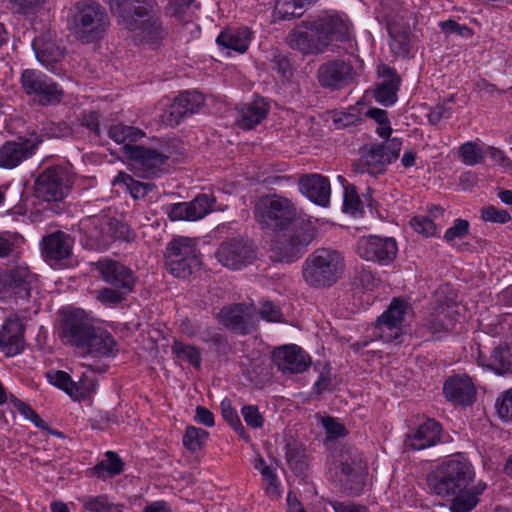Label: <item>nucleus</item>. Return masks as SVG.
<instances>
[{
    "mask_svg": "<svg viewBox=\"0 0 512 512\" xmlns=\"http://www.w3.org/2000/svg\"><path fill=\"white\" fill-rule=\"evenodd\" d=\"M82 503L89 512H122L123 509L122 505L111 503L106 495L87 496Z\"/></svg>",
    "mask_w": 512,
    "mask_h": 512,
    "instance_id": "nucleus-45",
    "label": "nucleus"
},
{
    "mask_svg": "<svg viewBox=\"0 0 512 512\" xmlns=\"http://www.w3.org/2000/svg\"><path fill=\"white\" fill-rule=\"evenodd\" d=\"M316 0H276L273 17L276 21H289L300 18L305 13L306 7Z\"/></svg>",
    "mask_w": 512,
    "mask_h": 512,
    "instance_id": "nucleus-35",
    "label": "nucleus"
},
{
    "mask_svg": "<svg viewBox=\"0 0 512 512\" xmlns=\"http://www.w3.org/2000/svg\"><path fill=\"white\" fill-rule=\"evenodd\" d=\"M410 224L416 232L426 237L433 236L435 234L436 226L427 216H415L410 221Z\"/></svg>",
    "mask_w": 512,
    "mask_h": 512,
    "instance_id": "nucleus-61",
    "label": "nucleus"
},
{
    "mask_svg": "<svg viewBox=\"0 0 512 512\" xmlns=\"http://www.w3.org/2000/svg\"><path fill=\"white\" fill-rule=\"evenodd\" d=\"M299 190L313 203L326 207L330 202L329 180L320 174L302 175L298 181Z\"/></svg>",
    "mask_w": 512,
    "mask_h": 512,
    "instance_id": "nucleus-23",
    "label": "nucleus"
},
{
    "mask_svg": "<svg viewBox=\"0 0 512 512\" xmlns=\"http://www.w3.org/2000/svg\"><path fill=\"white\" fill-rule=\"evenodd\" d=\"M136 31H139L141 40L148 44L158 43L165 36L162 21L158 17H149L144 21H139Z\"/></svg>",
    "mask_w": 512,
    "mask_h": 512,
    "instance_id": "nucleus-38",
    "label": "nucleus"
},
{
    "mask_svg": "<svg viewBox=\"0 0 512 512\" xmlns=\"http://www.w3.org/2000/svg\"><path fill=\"white\" fill-rule=\"evenodd\" d=\"M469 222L465 219H456L453 226L445 232L444 239L447 242L453 241L455 238H463L469 232Z\"/></svg>",
    "mask_w": 512,
    "mask_h": 512,
    "instance_id": "nucleus-64",
    "label": "nucleus"
},
{
    "mask_svg": "<svg viewBox=\"0 0 512 512\" xmlns=\"http://www.w3.org/2000/svg\"><path fill=\"white\" fill-rule=\"evenodd\" d=\"M489 366L499 374L512 372V347L507 343L498 345L493 350Z\"/></svg>",
    "mask_w": 512,
    "mask_h": 512,
    "instance_id": "nucleus-39",
    "label": "nucleus"
},
{
    "mask_svg": "<svg viewBox=\"0 0 512 512\" xmlns=\"http://www.w3.org/2000/svg\"><path fill=\"white\" fill-rule=\"evenodd\" d=\"M60 338L65 345L82 350L94 357H110L117 352V342L101 327H96L88 314L80 309L62 311L59 322Z\"/></svg>",
    "mask_w": 512,
    "mask_h": 512,
    "instance_id": "nucleus-3",
    "label": "nucleus"
},
{
    "mask_svg": "<svg viewBox=\"0 0 512 512\" xmlns=\"http://www.w3.org/2000/svg\"><path fill=\"white\" fill-rule=\"evenodd\" d=\"M378 75L383 81L374 91L375 100L384 105L391 106L397 101V92L401 85V77L397 74L395 68L386 64H381L377 68Z\"/></svg>",
    "mask_w": 512,
    "mask_h": 512,
    "instance_id": "nucleus-25",
    "label": "nucleus"
},
{
    "mask_svg": "<svg viewBox=\"0 0 512 512\" xmlns=\"http://www.w3.org/2000/svg\"><path fill=\"white\" fill-rule=\"evenodd\" d=\"M208 437L209 433L206 430L187 426L183 435V445L187 450L196 452L204 447Z\"/></svg>",
    "mask_w": 512,
    "mask_h": 512,
    "instance_id": "nucleus-46",
    "label": "nucleus"
},
{
    "mask_svg": "<svg viewBox=\"0 0 512 512\" xmlns=\"http://www.w3.org/2000/svg\"><path fill=\"white\" fill-rule=\"evenodd\" d=\"M388 29L391 51L398 57H408L411 49L410 33L393 26H389Z\"/></svg>",
    "mask_w": 512,
    "mask_h": 512,
    "instance_id": "nucleus-42",
    "label": "nucleus"
},
{
    "mask_svg": "<svg viewBox=\"0 0 512 512\" xmlns=\"http://www.w3.org/2000/svg\"><path fill=\"white\" fill-rule=\"evenodd\" d=\"M251 39L252 31L250 28L242 26L223 30L218 35L216 43L224 49L232 50L237 53H244L247 51Z\"/></svg>",
    "mask_w": 512,
    "mask_h": 512,
    "instance_id": "nucleus-32",
    "label": "nucleus"
},
{
    "mask_svg": "<svg viewBox=\"0 0 512 512\" xmlns=\"http://www.w3.org/2000/svg\"><path fill=\"white\" fill-rule=\"evenodd\" d=\"M285 458L289 468L297 476H302L309 468V455L306 446L292 437L285 439Z\"/></svg>",
    "mask_w": 512,
    "mask_h": 512,
    "instance_id": "nucleus-33",
    "label": "nucleus"
},
{
    "mask_svg": "<svg viewBox=\"0 0 512 512\" xmlns=\"http://www.w3.org/2000/svg\"><path fill=\"white\" fill-rule=\"evenodd\" d=\"M459 157L468 166H474L484 161L481 148L475 142H466L459 147Z\"/></svg>",
    "mask_w": 512,
    "mask_h": 512,
    "instance_id": "nucleus-51",
    "label": "nucleus"
},
{
    "mask_svg": "<svg viewBox=\"0 0 512 512\" xmlns=\"http://www.w3.org/2000/svg\"><path fill=\"white\" fill-rule=\"evenodd\" d=\"M334 458V465L339 470V474L365 469V465L355 449L343 447L334 454Z\"/></svg>",
    "mask_w": 512,
    "mask_h": 512,
    "instance_id": "nucleus-37",
    "label": "nucleus"
},
{
    "mask_svg": "<svg viewBox=\"0 0 512 512\" xmlns=\"http://www.w3.org/2000/svg\"><path fill=\"white\" fill-rule=\"evenodd\" d=\"M113 185H122L134 200L144 199L151 191L156 189L154 183L141 182L126 172H119L113 180Z\"/></svg>",
    "mask_w": 512,
    "mask_h": 512,
    "instance_id": "nucleus-36",
    "label": "nucleus"
},
{
    "mask_svg": "<svg viewBox=\"0 0 512 512\" xmlns=\"http://www.w3.org/2000/svg\"><path fill=\"white\" fill-rule=\"evenodd\" d=\"M21 86L28 96L43 106L57 104L63 97V90L43 72L36 69H26L21 75Z\"/></svg>",
    "mask_w": 512,
    "mask_h": 512,
    "instance_id": "nucleus-10",
    "label": "nucleus"
},
{
    "mask_svg": "<svg viewBox=\"0 0 512 512\" xmlns=\"http://www.w3.org/2000/svg\"><path fill=\"white\" fill-rule=\"evenodd\" d=\"M341 490L348 495H359L365 485V469L338 474Z\"/></svg>",
    "mask_w": 512,
    "mask_h": 512,
    "instance_id": "nucleus-43",
    "label": "nucleus"
},
{
    "mask_svg": "<svg viewBox=\"0 0 512 512\" xmlns=\"http://www.w3.org/2000/svg\"><path fill=\"white\" fill-rule=\"evenodd\" d=\"M37 59L45 66L61 60L64 50L50 37H36L32 42Z\"/></svg>",
    "mask_w": 512,
    "mask_h": 512,
    "instance_id": "nucleus-34",
    "label": "nucleus"
},
{
    "mask_svg": "<svg viewBox=\"0 0 512 512\" xmlns=\"http://www.w3.org/2000/svg\"><path fill=\"white\" fill-rule=\"evenodd\" d=\"M222 416L225 421L232 426L237 432H244V427L241 420L234 408H232L230 402L224 400L221 403Z\"/></svg>",
    "mask_w": 512,
    "mask_h": 512,
    "instance_id": "nucleus-62",
    "label": "nucleus"
},
{
    "mask_svg": "<svg viewBox=\"0 0 512 512\" xmlns=\"http://www.w3.org/2000/svg\"><path fill=\"white\" fill-rule=\"evenodd\" d=\"M360 120L361 118L355 107H351L348 111L338 112L333 119L338 128L357 125Z\"/></svg>",
    "mask_w": 512,
    "mask_h": 512,
    "instance_id": "nucleus-58",
    "label": "nucleus"
},
{
    "mask_svg": "<svg viewBox=\"0 0 512 512\" xmlns=\"http://www.w3.org/2000/svg\"><path fill=\"white\" fill-rule=\"evenodd\" d=\"M447 498H451V512H470L480 501L479 499H476L473 492H470L469 486L461 492L449 495Z\"/></svg>",
    "mask_w": 512,
    "mask_h": 512,
    "instance_id": "nucleus-44",
    "label": "nucleus"
},
{
    "mask_svg": "<svg viewBox=\"0 0 512 512\" xmlns=\"http://www.w3.org/2000/svg\"><path fill=\"white\" fill-rule=\"evenodd\" d=\"M244 421L253 429L261 428L264 424V418L255 405H245L241 410Z\"/></svg>",
    "mask_w": 512,
    "mask_h": 512,
    "instance_id": "nucleus-56",
    "label": "nucleus"
},
{
    "mask_svg": "<svg viewBox=\"0 0 512 512\" xmlns=\"http://www.w3.org/2000/svg\"><path fill=\"white\" fill-rule=\"evenodd\" d=\"M363 201L357 194L356 187L352 184L344 186L343 210L346 213L355 215L362 210Z\"/></svg>",
    "mask_w": 512,
    "mask_h": 512,
    "instance_id": "nucleus-52",
    "label": "nucleus"
},
{
    "mask_svg": "<svg viewBox=\"0 0 512 512\" xmlns=\"http://www.w3.org/2000/svg\"><path fill=\"white\" fill-rule=\"evenodd\" d=\"M442 426L434 419H427L416 431L407 434L404 446L410 450H423L441 440Z\"/></svg>",
    "mask_w": 512,
    "mask_h": 512,
    "instance_id": "nucleus-24",
    "label": "nucleus"
},
{
    "mask_svg": "<svg viewBox=\"0 0 512 512\" xmlns=\"http://www.w3.org/2000/svg\"><path fill=\"white\" fill-rule=\"evenodd\" d=\"M171 348L177 358L187 361L195 368L200 369L202 359L198 347L184 344L181 341H174Z\"/></svg>",
    "mask_w": 512,
    "mask_h": 512,
    "instance_id": "nucleus-48",
    "label": "nucleus"
},
{
    "mask_svg": "<svg viewBox=\"0 0 512 512\" xmlns=\"http://www.w3.org/2000/svg\"><path fill=\"white\" fill-rule=\"evenodd\" d=\"M481 218L485 222L505 224L511 220L507 210L498 209L492 205L484 207L481 211Z\"/></svg>",
    "mask_w": 512,
    "mask_h": 512,
    "instance_id": "nucleus-54",
    "label": "nucleus"
},
{
    "mask_svg": "<svg viewBox=\"0 0 512 512\" xmlns=\"http://www.w3.org/2000/svg\"><path fill=\"white\" fill-rule=\"evenodd\" d=\"M105 456L108 461H112V466H108L106 460H102L92 469L93 475L98 478L114 477L123 471L124 463L116 452L107 451Z\"/></svg>",
    "mask_w": 512,
    "mask_h": 512,
    "instance_id": "nucleus-40",
    "label": "nucleus"
},
{
    "mask_svg": "<svg viewBox=\"0 0 512 512\" xmlns=\"http://www.w3.org/2000/svg\"><path fill=\"white\" fill-rule=\"evenodd\" d=\"M107 220L97 216L80 221L79 229L84 235V245L91 250H99L108 244Z\"/></svg>",
    "mask_w": 512,
    "mask_h": 512,
    "instance_id": "nucleus-29",
    "label": "nucleus"
},
{
    "mask_svg": "<svg viewBox=\"0 0 512 512\" xmlns=\"http://www.w3.org/2000/svg\"><path fill=\"white\" fill-rule=\"evenodd\" d=\"M261 474L264 482L267 484L266 493L274 498L280 496L279 490V481L277 475L274 473L273 469L269 466H264L261 469Z\"/></svg>",
    "mask_w": 512,
    "mask_h": 512,
    "instance_id": "nucleus-57",
    "label": "nucleus"
},
{
    "mask_svg": "<svg viewBox=\"0 0 512 512\" xmlns=\"http://www.w3.org/2000/svg\"><path fill=\"white\" fill-rule=\"evenodd\" d=\"M24 349V328L18 321H7L0 330V350L14 356Z\"/></svg>",
    "mask_w": 512,
    "mask_h": 512,
    "instance_id": "nucleus-31",
    "label": "nucleus"
},
{
    "mask_svg": "<svg viewBox=\"0 0 512 512\" xmlns=\"http://www.w3.org/2000/svg\"><path fill=\"white\" fill-rule=\"evenodd\" d=\"M47 378L52 385L65 391L69 395V389L73 385V380L67 372L61 370L48 372Z\"/></svg>",
    "mask_w": 512,
    "mask_h": 512,
    "instance_id": "nucleus-60",
    "label": "nucleus"
},
{
    "mask_svg": "<svg viewBox=\"0 0 512 512\" xmlns=\"http://www.w3.org/2000/svg\"><path fill=\"white\" fill-rule=\"evenodd\" d=\"M351 41V25L339 15H324L301 21L286 35L285 43L302 56H317L335 42Z\"/></svg>",
    "mask_w": 512,
    "mask_h": 512,
    "instance_id": "nucleus-2",
    "label": "nucleus"
},
{
    "mask_svg": "<svg viewBox=\"0 0 512 512\" xmlns=\"http://www.w3.org/2000/svg\"><path fill=\"white\" fill-rule=\"evenodd\" d=\"M166 270L174 277L186 279L202 264L194 239L178 237L171 240L164 253Z\"/></svg>",
    "mask_w": 512,
    "mask_h": 512,
    "instance_id": "nucleus-8",
    "label": "nucleus"
},
{
    "mask_svg": "<svg viewBox=\"0 0 512 512\" xmlns=\"http://www.w3.org/2000/svg\"><path fill=\"white\" fill-rule=\"evenodd\" d=\"M345 260L340 252L330 248H318L307 256L302 265V278L311 288H329L341 277Z\"/></svg>",
    "mask_w": 512,
    "mask_h": 512,
    "instance_id": "nucleus-4",
    "label": "nucleus"
},
{
    "mask_svg": "<svg viewBox=\"0 0 512 512\" xmlns=\"http://www.w3.org/2000/svg\"><path fill=\"white\" fill-rule=\"evenodd\" d=\"M109 26V15L98 2L80 1L74 5L70 30L82 43L89 44L102 39Z\"/></svg>",
    "mask_w": 512,
    "mask_h": 512,
    "instance_id": "nucleus-5",
    "label": "nucleus"
},
{
    "mask_svg": "<svg viewBox=\"0 0 512 512\" xmlns=\"http://www.w3.org/2000/svg\"><path fill=\"white\" fill-rule=\"evenodd\" d=\"M125 155L132 160L142 176L145 178H155L163 170L169 157L166 154L160 153L155 149L147 148L142 145H129L123 147Z\"/></svg>",
    "mask_w": 512,
    "mask_h": 512,
    "instance_id": "nucleus-17",
    "label": "nucleus"
},
{
    "mask_svg": "<svg viewBox=\"0 0 512 512\" xmlns=\"http://www.w3.org/2000/svg\"><path fill=\"white\" fill-rule=\"evenodd\" d=\"M401 147L402 141L399 138L364 145L359 150V158L353 163L354 171L374 177L383 174L388 165L398 159Z\"/></svg>",
    "mask_w": 512,
    "mask_h": 512,
    "instance_id": "nucleus-7",
    "label": "nucleus"
},
{
    "mask_svg": "<svg viewBox=\"0 0 512 512\" xmlns=\"http://www.w3.org/2000/svg\"><path fill=\"white\" fill-rule=\"evenodd\" d=\"M132 290L122 288L105 287L98 291V300L103 304H119L123 302Z\"/></svg>",
    "mask_w": 512,
    "mask_h": 512,
    "instance_id": "nucleus-53",
    "label": "nucleus"
},
{
    "mask_svg": "<svg viewBox=\"0 0 512 512\" xmlns=\"http://www.w3.org/2000/svg\"><path fill=\"white\" fill-rule=\"evenodd\" d=\"M95 266L102 279L110 286L134 290L136 284L134 273L123 263L114 259L104 258L99 260Z\"/></svg>",
    "mask_w": 512,
    "mask_h": 512,
    "instance_id": "nucleus-20",
    "label": "nucleus"
},
{
    "mask_svg": "<svg viewBox=\"0 0 512 512\" xmlns=\"http://www.w3.org/2000/svg\"><path fill=\"white\" fill-rule=\"evenodd\" d=\"M110 10L129 31H136L137 18L149 16L157 7L156 0H109Z\"/></svg>",
    "mask_w": 512,
    "mask_h": 512,
    "instance_id": "nucleus-15",
    "label": "nucleus"
},
{
    "mask_svg": "<svg viewBox=\"0 0 512 512\" xmlns=\"http://www.w3.org/2000/svg\"><path fill=\"white\" fill-rule=\"evenodd\" d=\"M39 141L31 143L30 141L15 142L7 141L0 147V167L12 169L17 167L22 161L29 158L37 149Z\"/></svg>",
    "mask_w": 512,
    "mask_h": 512,
    "instance_id": "nucleus-30",
    "label": "nucleus"
},
{
    "mask_svg": "<svg viewBox=\"0 0 512 512\" xmlns=\"http://www.w3.org/2000/svg\"><path fill=\"white\" fill-rule=\"evenodd\" d=\"M73 245L69 234L57 230L42 238L41 255L51 267H65L72 257Z\"/></svg>",
    "mask_w": 512,
    "mask_h": 512,
    "instance_id": "nucleus-14",
    "label": "nucleus"
},
{
    "mask_svg": "<svg viewBox=\"0 0 512 512\" xmlns=\"http://www.w3.org/2000/svg\"><path fill=\"white\" fill-rule=\"evenodd\" d=\"M443 393L447 400L466 406L474 402L476 389L468 376L455 375L445 381Z\"/></svg>",
    "mask_w": 512,
    "mask_h": 512,
    "instance_id": "nucleus-26",
    "label": "nucleus"
},
{
    "mask_svg": "<svg viewBox=\"0 0 512 512\" xmlns=\"http://www.w3.org/2000/svg\"><path fill=\"white\" fill-rule=\"evenodd\" d=\"M254 213L263 229L277 233L271 244L272 257L277 261L298 259L316 236L313 223L298 218L294 203L286 197L267 196L256 204Z\"/></svg>",
    "mask_w": 512,
    "mask_h": 512,
    "instance_id": "nucleus-1",
    "label": "nucleus"
},
{
    "mask_svg": "<svg viewBox=\"0 0 512 512\" xmlns=\"http://www.w3.org/2000/svg\"><path fill=\"white\" fill-rule=\"evenodd\" d=\"M254 307L243 303L224 306L218 313V321L231 332L248 335L254 329Z\"/></svg>",
    "mask_w": 512,
    "mask_h": 512,
    "instance_id": "nucleus-18",
    "label": "nucleus"
},
{
    "mask_svg": "<svg viewBox=\"0 0 512 512\" xmlns=\"http://www.w3.org/2000/svg\"><path fill=\"white\" fill-rule=\"evenodd\" d=\"M458 312L453 307L435 309L423 319L417 333L420 337L435 339L441 333L449 332L457 322Z\"/></svg>",
    "mask_w": 512,
    "mask_h": 512,
    "instance_id": "nucleus-21",
    "label": "nucleus"
},
{
    "mask_svg": "<svg viewBox=\"0 0 512 512\" xmlns=\"http://www.w3.org/2000/svg\"><path fill=\"white\" fill-rule=\"evenodd\" d=\"M36 275L27 266H16L6 270L0 281L7 290L14 291L20 298L28 299Z\"/></svg>",
    "mask_w": 512,
    "mask_h": 512,
    "instance_id": "nucleus-27",
    "label": "nucleus"
},
{
    "mask_svg": "<svg viewBox=\"0 0 512 512\" xmlns=\"http://www.w3.org/2000/svg\"><path fill=\"white\" fill-rule=\"evenodd\" d=\"M355 252L365 261L389 265L397 256L398 246L392 237L369 235L357 240Z\"/></svg>",
    "mask_w": 512,
    "mask_h": 512,
    "instance_id": "nucleus-11",
    "label": "nucleus"
},
{
    "mask_svg": "<svg viewBox=\"0 0 512 512\" xmlns=\"http://www.w3.org/2000/svg\"><path fill=\"white\" fill-rule=\"evenodd\" d=\"M322 425L326 432L328 440L344 437L347 433L346 428L334 418L327 416L322 419Z\"/></svg>",
    "mask_w": 512,
    "mask_h": 512,
    "instance_id": "nucleus-59",
    "label": "nucleus"
},
{
    "mask_svg": "<svg viewBox=\"0 0 512 512\" xmlns=\"http://www.w3.org/2000/svg\"><path fill=\"white\" fill-rule=\"evenodd\" d=\"M192 221L199 220L212 210L214 200L206 194H199L192 201L186 202Z\"/></svg>",
    "mask_w": 512,
    "mask_h": 512,
    "instance_id": "nucleus-49",
    "label": "nucleus"
},
{
    "mask_svg": "<svg viewBox=\"0 0 512 512\" xmlns=\"http://www.w3.org/2000/svg\"><path fill=\"white\" fill-rule=\"evenodd\" d=\"M272 360L283 373L298 374L308 369L311 357L295 344L284 345L274 349Z\"/></svg>",
    "mask_w": 512,
    "mask_h": 512,
    "instance_id": "nucleus-19",
    "label": "nucleus"
},
{
    "mask_svg": "<svg viewBox=\"0 0 512 512\" xmlns=\"http://www.w3.org/2000/svg\"><path fill=\"white\" fill-rule=\"evenodd\" d=\"M97 387L95 377L83 374L78 382L73 381L72 387L69 389V396L75 399L87 397L94 392Z\"/></svg>",
    "mask_w": 512,
    "mask_h": 512,
    "instance_id": "nucleus-50",
    "label": "nucleus"
},
{
    "mask_svg": "<svg viewBox=\"0 0 512 512\" xmlns=\"http://www.w3.org/2000/svg\"><path fill=\"white\" fill-rule=\"evenodd\" d=\"M73 185L69 168L53 165L45 168L34 180L33 191L37 199L45 202H62Z\"/></svg>",
    "mask_w": 512,
    "mask_h": 512,
    "instance_id": "nucleus-9",
    "label": "nucleus"
},
{
    "mask_svg": "<svg viewBox=\"0 0 512 512\" xmlns=\"http://www.w3.org/2000/svg\"><path fill=\"white\" fill-rule=\"evenodd\" d=\"M107 229L110 236L115 240L132 243L136 240V232L128 225L116 218L107 220Z\"/></svg>",
    "mask_w": 512,
    "mask_h": 512,
    "instance_id": "nucleus-47",
    "label": "nucleus"
},
{
    "mask_svg": "<svg viewBox=\"0 0 512 512\" xmlns=\"http://www.w3.org/2000/svg\"><path fill=\"white\" fill-rule=\"evenodd\" d=\"M108 135L116 143L126 146L127 144L132 145L131 143L138 141L145 134L139 128L116 124L110 127Z\"/></svg>",
    "mask_w": 512,
    "mask_h": 512,
    "instance_id": "nucleus-41",
    "label": "nucleus"
},
{
    "mask_svg": "<svg viewBox=\"0 0 512 512\" xmlns=\"http://www.w3.org/2000/svg\"><path fill=\"white\" fill-rule=\"evenodd\" d=\"M216 257L223 266L238 270L251 264L255 258L253 245L243 237H233L223 241L217 251Z\"/></svg>",
    "mask_w": 512,
    "mask_h": 512,
    "instance_id": "nucleus-13",
    "label": "nucleus"
},
{
    "mask_svg": "<svg viewBox=\"0 0 512 512\" xmlns=\"http://www.w3.org/2000/svg\"><path fill=\"white\" fill-rule=\"evenodd\" d=\"M164 210L171 221H192L186 202L166 205Z\"/></svg>",
    "mask_w": 512,
    "mask_h": 512,
    "instance_id": "nucleus-55",
    "label": "nucleus"
},
{
    "mask_svg": "<svg viewBox=\"0 0 512 512\" xmlns=\"http://www.w3.org/2000/svg\"><path fill=\"white\" fill-rule=\"evenodd\" d=\"M409 304L407 301L394 298L387 310L377 319L376 329L378 336L384 342L397 340L402 335L401 325L407 313Z\"/></svg>",
    "mask_w": 512,
    "mask_h": 512,
    "instance_id": "nucleus-16",
    "label": "nucleus"
},
{
    "mask_svg": "<svg viewBox=\"0 0 512 512\" xmlns=\"http://www.w3.org/2000/svg\"><path fill=\"white\" fill-rule=\"evenodd\" d=\"M260 317L268 322H281L283 318V313L279 306L275 305L271 301H265L260 310Z\"/></svg>",
    "mask_w": 512,
    "mask_h": 512,
    "instance_id": "nucleus-63",
    "label": "nucleus"
},
{
    "mask_svg": "<svg viewBox=\"0 0 512 512\" xmlns=\"http://www.w3.org/2000/svg\"><path fill=\"white\" fill-rule=\"evenodd\" d=\"M475 472L466 459L454 458L443 462L428 477L430 490L441 497L461 492L474 480Z\"/></svg>",
    "mask_w": 512,
    "mask_h": 512,
    "instance_id": "nucleus-6",
    "label": "nucleus"
},
{
    "mask_svg": "<svg viewBox=\"0 0 512 512\" xmlns=\"http://www.w3.org/2000/svg\"><path fill=\"white\" fill-rule=\"evenodd\" d=\"M269 109V103L263 97L256 96L253 101L237 106L239 118L236 124L243 130L253 129L267 117Z\"/></svg>",
    "mask_w": 512,
    "mask_h": 512,
    "instance_id": "nucleus-28",
    "label": "nucleus"
},
{
    "mask_svg": "<svg viewBox=\"0 0 512 512\" xmlns=\"http://www.w3.org/2000/svg\"><path fill=\"white\" fill-rule=\"evenodd\" d=\"M316 77L321 87L336 91L352 84L356 71L350 61L336 58L322 63Z\"/></svg>",
    "mask_w": 512,
    "mask_h": 512,
    "instance_id": "nucleus-12",
    "label": "nucleus"
},
{
    "mask_svg": "<svg viewBox=\"0 0 512 512\" xmlns=\"http://www.w3.org/2000/svg\"><path fill=\"white\" fill-rule=\"evenodd\" d=\"M204 105L201 93L186 91L177 96L163 115V121L169 126H177L181 119L194 114Z\"/></svg>",
    "mask_w": 512,
    "mask_h": 512,
    "instance_id": "nucleus-22",
    "label": "nucleus"
}]
</instances>
